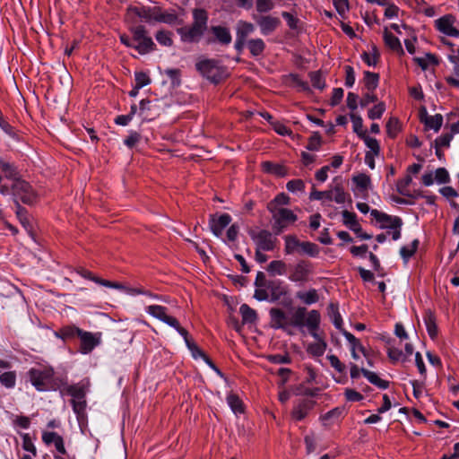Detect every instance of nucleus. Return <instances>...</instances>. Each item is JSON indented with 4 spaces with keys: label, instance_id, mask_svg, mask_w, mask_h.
<instances>
[{
    "label": "nucleus",
    "instance_id": "f257e3e1",
    "mask_svg": "<svg viewBox=\"0 0 459 459\" xmlns=\"http://www.w3.org/2000/svg\"><path fill=\"white\" fill-rule=\"evenodd\" d=\"M194 22L190 26L178 28L177 32L183 42H198L207 29L208 15L204 9H195Z\"/></svg>",
    "mask_w": 459,
    "mask_h": 459
},
{
    "label": "nucleus",
    "instance_id": "f03ea898",
    "mask_svg": "<svg viewBox=\"0 0 459 459\" xmlns=\"http://www.w3.org/2000/svg\"><path fill=\"white\" fill-rule=\"evenodd\" d=\"M195 68L204 78L213 83H219L228 76L225 67L213 59H200L196 62Z\"/></svg>",
    "mask_w": 459,
    "mask_h": 459
},
{
    "label": "nucleus",
    "instance_id": "7ed1b4c3",
    "mask_svg": "<svg viewBox=\"0 0 459 459\" xmlns=\"http://www.w3.org/2000/svg\"><path fill=\"white\" fill-rule=\"evenodd\" d=\"M274 204H267L268 211L272 213L273 229L276 235L281 233L289 225L297 221V215L287 208H274Z\"/></svg>",
    "mask_w": 459,
    "mask_h": 459
},
{
    "label": "nucleus",
    "instance_id": "20e7f679",
    "mask_svg": "<svg viewBox=\"0 0 459 459\" xmlns=\"http://www.w3.org/2000/svg\"><path fill=\"white\" fill-rule=\"evenodd\" d=\"M130 32L133 36L134 49L140 55L148 54L155 49L156 45L152 39L148 35L147 30L143 25H137L130 28Z\"/></svg>",
    "mask_w": 459,
    "mask_h": 459
},
{
    "label": "nucleus",
    "instance_id": "39448f33",
    "mask_svg": "<svg viewBox=\"0 0 459 459\" xmlns=\"http://www.w3.org/2000/svg\"><path fill=\"white\" fill-rule=\"evenodd\" d=\"M145 311L152 317L173 327L181 336L186 335V330L181 327L177 318L169 315L168 308L166 307L160 305H151L145 307Z\"/></svg>",
    "mask_w": 459,
    "mask_h": 459
},
{
    "label": "nucleus",
    "instance_id": "423d86ee",
    "mask_svg": "<svg viewBox=\"0 0 459 459\" xmlns=\"http://www.w3.org/2000/svg\"><path fill=\"white\" fill-rule=\"evenodd\" d=\"M28 375L32 385L42 392L46 390L47 383L53 377L54 371L50 368L39 367L30 368Z\"/></svg>",
    "mask_w": 459,
    "mask_h": 459
},
{
    "label": "nucleus",
    "instance_id": "0eeeda50",
    "mask_svg": "<svg viewBox=\"0 0 459 459\" xmlns=\"http://www.w3.org/2000/svg\"><path fill=\"white\" fill-rule=\"evenodd\" d=\"M249 235L257 249L272 251L275 247L277 238L266 230H261L259 231L251 230Z\"/></svg>",
    "mask_w": 459,
    "mask_h": 459
},
{
    "label": "nucleus",
    "instance_id": "6e6552de",
    "mask_svg": "<svg viewBox=\"0 0 459 459\" xmlns=\"http://www.w3.org/2000/svg\"><path fill=\"white\" fill-rule=\"evenodd\" d=\"M456 18L453 14H446L434 22L435 28L442 34L459 38V30L455 27Z\"/></svg>",
    "mask_w": 459,
    "mask_h": 459
},
{
    "label": "nucleus",
    "instance_id": "1a4fd4ad",
    "mask_svg": "<svg viewBox=\"0 0 459 459\" xmlns=\"http://www.w3.org/2000/svg\"><path fill=\"white\" fill-rule=\"evenodd\" d=\"M270 325L274 329H281L290 333V316L282 309L273 307L270 309Z\"/></svg>",
    "mask_w": 459,
    "mask_h": 459
},
{
    "label": "nucleus",
    "instance_id": "9d476101",
    "mask_svg": "<svg viewBox=\"0 0 459 459\" xmlns=\"http://www.w3.org/2000/svg\"><path fill=\"white\" fill-rule=\"evenodd\" d=\"M13 192L15 197L27 204H32L36 199L31 186L23 180H18L13 184Z\"/></svg>",
    "mask_w": 459,
    "mask_h": 459
},
{
    "label": "nucleus",
    "instance_id": "9b49d317",
    "mask_svg": "<svg viewBox=\"0 0 459 459\" xmlns=\"http://www.w3.org/2000/svg\"><path fill=\"white\" fill-rule=\"evenodd\" d=\"M159 6H129L127 8V14H134L143 21L152 23L157 22Z\"/></svg>",
    "mask_w": 459,
    "mask_h": 459
},
{
    "label": "nucleus",
    "instance_id": "f8f14e48",
    "mask_svg": "<svg viewBox=\"0 0 459 459\" xmlns=\"http://www.w3.org/2000/svg\"><path fill=\"white\" fill-rule=\"evenodd\" d=\"M80 351L82 354H89L91 353L95 347L100 345L101 342V333H91L82 331V334L80 335Z\"/></svg>",
    "mask_w": 459,
    "mask_h": 459
},
{
    "label": "nucleus",
    "instance_id": "ddd939ff",
    "mask_svg": "<svg viewBox=\"0 0 459 459\" xmlns=\"http://www.w3.org/2000/svg\"><path fill=\"white\" fill-rule=\"evenodd\" d=\"M311 273V264L307 261H299L293 266L289 279L293 282H306L308 281Z\"/></svg>",
    "mask_w": 459,
    "mask_h": 459
},
{
    "label": "nucleus",
    "instance_id": "4468645a",
    "mask_svg": "<svg viewBox=\"0 0 459 459\" xmlns=\"http://www.w3.org/2000/svg\"><path fill=\"white\" fill-rule=\"evenodd\" d=\"M231 222V216L228 213L210 216L209 227L216 237H221L224 229Z\"/></svg>",
    "mask_w": 459,
    "mask_h": 459
},
{
    "label": "nucleus",
    "instance_id": "2eb2a0df",
    "mask_svg": "<svg viewBox=\"0 0 459 459\" xmlns=\"http://www.w3.org/2000/svg\"><path fill=\"white\" fill-rule=\"evenodd\" d=\"M370 214L378 222L382 223V228L394 230L401 228L403 225L402 219L397 216H391L376 209L371 210Z\"/></svg>",
    "mask_w": 459,
    "mask_h": 459
},
{
    "label": "nucleus",
    "instance_id": "dca6fc26",
    "mask_svg": "<svg viewBox=\"0 0 459 459\" xmlns=\"http://www.w3.org/2000/svg\"><path fill=\"white\" fill-rule=\"evenodd\" d=\"M314 405L315 402L310 399L303 398L299 400L293 407L291 417L298 421L304 420L314 408Z\"/></svg>",
    "mask_w": 459,
    "mask_h": 459
},
{
    "label": "nucleus",
    "instance_id": "f3484780",
    "mask_svg": "<svg viewBox=\"0 0 459 459\" xmlns=\"http://www.w3.org/2000/svg\"><path fill=\"white\" fill-rule=\"evenodd\" d=\"M266 288L270 292V300L272 302H275L288 294L287 286L280 280L268 281Z\"/></svg>",
    "mask_w": 459,
    "mask_h": 459
},
{
    "label": "nucleus",
    "instance_id": "a211bd4d",
    "mask_svg": "<svg viewBox=\"0 0 459 459\" xmlns=\"http://www.w3.org/2000/svg\"><path fill=\"white\" fill-rule=\"evenodd\" d=\"M321 322V316L320 313L317 310H310L307 313V320H306V326L307 327L309 333L313 338H315L317 341L322 340L317 333V330L319 329Z\"/></svg>",
    "mask_w": 459,
    "mask_h": 459
},
{
    "label": "nucleus",
    "instance_id": "6ab92c4d",
    "mask_svg": "<svg viewBox=\"0 0 459 459\" xmlns=\"http://www.w3.org/2000/svg\"><path fill=\"white\" fill-rule=\"evenodd\" d=\"M90 386V380L83 379L74 385H67L65 390L67 394L71 395L73 399L85 398L86 393Z\"/></svg>",
    "mask_w": 459,
    "mask_h": 459
},
{
    "label": "nucleus",
    "instance_id": "aec40b11",
    "mask_svg": "<svg viewBox=\"0 0 459 459\" xmlns=\"http://www.w3.org/2000/svg\"><path fill=\"white\" fill-rule=\"evenodd\" d=\"M342 333L351 345V353L353 359H359L357 351H360L365 357L368 356L364 346L361 344L359 339H357L352 333L346 330H342Z\"/></svg>",
    "mask_w": 459,
    "mask_h": 459
},
{
    "label": "nucleus",
    "instance_id": "412c9836",
    "mask_svg": "<svg viewBox=\"0 0 459 459\" xmlns=\"http://www.w3.org/2000/svg\"><path fill=\"white\" fill-rule=\"evenodd\" d=\"M139 114L143 119H152L159 115L157 104H153L149 100H142L139 107Z\"/></svg>",
    "mask_w": 459,
    "mask_h": 459
},
{
    "label": "nucleus",
    "instance_id": "4be33fe9",
    "mask_svg": "<svg viewBox=\"0 0 459 459\" xmlns=\"http://www.w3.org/2000/svg\"><path fill=\"white\" fill-rule=\"evenodd\" d=\"M280 20L272 16H262L257 20L261 32L264 35L272 33L279 25Z\"/></svg>",
    "mask_w": 459,
    "mask_h": 459
},
{
    "label": "nucleus",
    "instance_id": "5701e85b",
    "mask_svg": "<svg viewBox=\"0 0 459 459\" xmlns=\"http://www.w3.org/2000/svg\"><path fill=\"white\" fill-rule=\"evenodd\" d=\"M307 308L304 307H299L290 317V327L295 326L302 328L306 326V320L307 316Z\"/></svg>",
    "mask_w": 459,
    "mask_h": 459
},
{
    "label": "nucleus",
    "instance_id": "b1692460",
    "mask_svg": "<svg viewBox=\"0 0 459 459\" xmlns=\"http://www.w3.org/2000/svg\"><path fill=\"white\" fill-rule=\"evenodd\" d=\"M266 270L271 276H282L287 273L288 265L282 260H273L270 262Z\"/></svg>",
    "mask_w": 459,
    "mask_h": 459
},
{
    "label": "nucleus",
    "instance_id": "393cba45",
    "mask_svg": "<svg viewBox=\"0 0 459 459\" xmlns=\"http://www.w3.org/2000/svg\"><path fill=\"white\" fill-rule=\"evenodd\" d=\"M327 312L330 319L332 320L333 325L340 330L342 333V330H344L342 328V318L341 316V314L339 312V307L337 304L331 303L329 304L327 307Z\"/></svg>",
    "mask_w": 459,
    "mask_h": 459
},
{
    "label": "nucleus",
    "instance_id": "a878e982",
    "mask_svg": "<svg viewBox=\"0 0 459 459\" xmlns=\"http://www.w3.org/2000/svg\"><path fill=\"white\" fill-rule=\"evenodd\" d=\"M361 373L372 385L380 389H386L389 386V382L381 379L375 372L361 368Z\"/></svg>",
    "mask_w": 459,
    "mask_h": 459
},
{
    "label": "nucleus",
    "instance_id": "bb28decb",
    "mask_svg": "<svg viewBox=\"0 0 459 459\" xmlns=\"http://www.w3.org/2000/svg\"><path fill=\"white\" fill-rule=\"evenodd\" d=\"M211 30L220 43L229 45L231 42L232 38L227 28L222 26H212Z\"/></svg>",
    "mask_w": 459,
    "mask_h": 459
},
{
    "label": "nucleus",
    "instance_id": "cd10ccee",
    "mask_svg": "<svg viewBox=\"0 0 459 459\" xmlns=\"http://www.w3.org/2000/svg\"><path fill=\"white\" fill-rule=\"evenodd\" d=\"M421 121L427 128L438 132L443 124V117L440 114H436L434 116L425 115Z\"/></svg>",
    "mask_w": 459,
    "mask_h": 459
},
{
    "label": "nucleus",
    "instance_id": "c85d7f7f",
    "mask_svg": "<svg viewBox=\"0 0 459 459\" xmlns=\"http://www.w3.org/2000/svg\"><path fill=\"white\" fill-rule=\"evenodd\" d=\"M296 297L306 305H312L319 300V296L316 289H310L307 291H298Z\"/></svg>",
    "mask_w": 459,
    "mask_h": 459
},
{
    "label": "nucleus",
    "instance_id": "c756f323",
    "mask_svg": "<svg viewBox=\"0 0 459 459\" xmlns=\"http://www.w3.org/2000/svg\"><path fill=\"white\" fill-rule=\"evenodd\" d=\"M384 40L385 45L393 51L402 54L403 53V49L399 39L389 32L387 29H385L384 31Z\"/></svg>",
    "mask_w": 459,
    "mask_h": 459
},
{
    "label": "nucleus",
    "instance_id": "7c9ffc66",
    "mask_svg": "<svg viewBox=\"0 0 459 459\" xmlns=\"http://www.w3.org/2000/svg\"><path fill=\"white\" fill-rule=\"evenodd\" d=\"M424 323L426 325V328L429 337L431 339H435L437 336V326L436 324V318L430 311H428L425 314Z\"/></svg>",
    "mask_w": 459,
    "mask_h": 459
},
{
    "label": "nucleus",
    "instance_id": "2f4dec72",
    "mask_svg": "<svg viewBox=\"0 0 459 459\" xmlns=\"http://www.w3.org/2000/svg\"><path fill=\"white\" fill-rule=\"evenodd\" d=\"M83 330L74 326V325H67L63 327L59 332H56L55 334L56 337L61 338L63 340L73 338L74 336L80 337Z\"/></svg>",
    "mask_w": 459,
    "mask_h": 459
},
{
    "label": "nucleus",
    "instance_id": "473e14b6",
    "mask_svg": "<svg viewBox=\"0 0 459 459\" xmlns=\"http://www.w3.org/2000/svg\"><path fill=\"white\" fill-rule=\"evenodd\" d=\"M285 247L284 251L287 255H290L298 251L302 242H300L296 236L287 235L284 237Z\"/></svg>",
    "mask_w": 459,
    "mask_h": 459
},
{
    "label": "nucleus",
    "instance_id": "72a5a7b5",
    "mask_svg": "<svg viewBox=\"0 0 459 459\" xmlns=\"http://www.w3.org/2000/svg\"><path fill=\"white\" fill-rule=\"evenodd\" d=\"M379 75L378 74L369 71L364 72V83L368 91H374L378 86Z\"/></svg>",
    "mask_w": 459,
    "mask_h": 459
},
{
    "label": "nucleus",
    "instance_id": "f704fd0d",
    "mask_svg": "<svg viewBox=\"0 0 459 459\" xmlns=\"http://www.w3.org/2000/svg\"><path fill=\"white\" fill-rule=\"evenodd\" d=\"M227 403L235 414L242 413L244 411L242 401L238 395L230 394L227 396Z\"/></svg>",
    "mask_w": 459,
    "mask_h": 459
},
{
    "label": "nucleus",
    "instance_id": "c9c22d12",
    "mask_svg": "<svg viewBox=\"0 0 459 459\" xmlns=\"http://www.w3.org/2000/svg\"><path fill=\"white\" fill-rule=\"evenodd\" d=\"M155 39L162 46L171 47L173 45L172 32L169 30H158L155 34Z\"/></svg>",
    "mask_w": 459,
    "mask_h": 459
},
{
    "label": "nucleus",
    "instance_id": "e433bc0d",
    "mask_svg": "<svg viewBox=\"0 0 459 459\" xmlns=\"http://www.w3.org/2000/svg\"><path fill=\"white\" fill-rule=\"evenodd\" d=\"M239 312L242 316V320L244 323H253L256 320L255 311L247 304L240 306Z\"/></svg>",
    "mask_w": 459,
    "mask_h": 459
},
{
    "label": "nucleus",
    "instance_id": "4c0bfd02",
    "mask_svg": "<svg viewBox=\"0 0 459 459\" xmlns=\"http://www.w3.org/2000/svg\"><path fill=\"white\" fill-rule=\"evenodd\" d=\"M0 383L6 388H13L16 384V373L7 371L0 375Z\"/></svg>",
    "mask_w": 459,
    "mask_h": 459
},
{
    "label": "nucleus",
    "instance_id": "58836bf2",
    "mask_svg": "<svg viewBox=\"0 0 459 459\" xmlns=\"http://www.w3.org/2000/svg\"><path fill=\"white\" fill-rule=\"evenodd\" d=\"M247 46L253 56L261 55L265 48L264 42L261 39H250Z\"/></svg>",
    "mask_w": 459,
    "mask_h": 459
},
{
    "label": "nucleus",
    "instance_id": "ea45409f",
    "mask_svg": "<svg viewBox=\"0 0 459 459\" xmlns=\"http://www.w3.org/2000/svg\"><path fill=\"white\" fill-rule=\"evenodd\" d=\"M86 400L82 399H72V406L74 413L77 415L78 419L83 418L86 411Z\"/></svg>",
    "mask_w": 459,
    "mask_h": 459
},
{
    "label": "nucleus",
    "instance_id": "a19ab883",
    "mask_svg": "<svg viewBox=\"0 0 459 459\" xmlns=\"http://www.w3.org/2000/svg\"><path fill=\"white\" fill-rule=\"evenodd\" d=\"M351 120L353 126V131L360 137H364L366 135V131L363 130V121L359 115L351 114Z\"/></svg>",
    "mask_w": 459,
    "mask_h": 459
},
{
    "label": "nucleus",
    "instance_id": "79ce46f5",
    "mask_svg": "<svg viewBox=\"0 0 459 459\" xmlns=\"http://www.w3.org/2000/svg\"><path fill=\"white\" fill-rule=\"evenodd\" d=\"M184 338V341L187 346V348L189 349V351H191V354L192 356L195 358V359H198V358H202L204 359L206 355L203 352V351H201L198 346L194 342H192L189 337H188V332L186 331V336H182Z\"/></svg>",
    "mask_w": 459,
    "mask_h": 459
},
{
    "label": "nucleus",
    "instance_id": "37998d69",
    "mask_svg": "<svg viewBox=\"0 0 459 459\" xmlns=\"http://www.w3.org/2000/svg\"><path fill=\"white\" fill-rule=\"evenodd\" d=\"M448 61L453 65V73L456 77H459V47L452 48L447 55Z\"/></svg>",
    "mask_w": 459,
    "mask_h": 459
},
{
    "label": "nucleus",
    "instance_id": "c03bdc74",
    "mask_svg": "<svg viewBox=\"0 0 459 459\" xmlns=\"http://www.w3.org/2000/svg\"><path fill=\"white\" fill-rule=\"evenodd\" d=\"M254 30L255 27L252 23L239 22L237 28V36H238L241 39H246Z\"/></svg>",
    "mask_w": 459,
    "mask_h": 459
},
{
    "label": "nucleus",
    "instance_id": "a18cd8bd",
    "mask_svg": "<svg viewBox=\"0 0 459 459\" xmlns=\"http://www.w3.org/2000/svg\"><path fill=\"white\" fill-rule=\"evenodd\" d=\"M178 16L174 13L163 12L162 9L159 6V12L157 16L156 22H163L167 24H173L176 22Z\"/></svg>",
    "mask_w": 459,
    "mask_h": 459
},
{
    "label": "nucleus",
    "instance_id": "49530a36",
    "mask_svg": "<svg viewBox=\"0 0 459 459\" xmlns=\"http://www.w3.org/2000/svg\"><path fill=\"white\" fill-rule=\"evenodd\" d=\"M326 342L323 340H319L315 343L309 344L307 351L314 356H322L326 350Z\"/></svg>",
    "mask_w": 459,
    "mask_h": 459
},
{
    "label": "nucleus",
    "instance_id": "de8ad7c7",
    "mask_svg": "<svg viewBox=\"0 0 459 459\" xmlns=\"http://www.w3.org/2000/svg\"><path fill=\"white\" fill-rule=\"evenodd\" d=\"M299 250L303 254H306L312 257L316 256L319 254L318 246L312 242H308V241L302 242L300 245Z\"/></svg>",
    "mask_w": 459,
    "mask_h": 459
},
{
    "label": "nucleus",
    "instance_id": "09e8293b",
    "mask_svg": "<svg viewBox=\"0 0 459 459\" xmlns=\"http://www.w3.org/2000/svg\"><path fill=\"white\" fill-rule=\"evenodd\" d=\"M331 191H333V201L340 204L346 202L348 195L339 184L335 185Z\"/></svg>",
    "mask_w": 459,
    "mask_h": 459
},
{
    "label": "nucleus",
    "instance_id": "8fccbe9b",
    "mask_svg": "<svg viewBox=\"0 0 459 459\" xmlns=\"http://www.w3.org/2000/svg\"><path fill=\"white\" fill-rule=\"evenodd\" d=\"M309 199L333 201V191H331V189L326 191H317L313 188L309 195Z\"/></svg>",
    "mask_w": 459,
    "mask_h": 459
},
{
    "label": "nucleus",
    "instance_id": "3c124183",
    "mask_svg": "<svg viewBox=\"0 0 459 459\" xmlns=\"http://www.w3.org/2000/svg\"><path fill=\"white\" fill-rule=\"evenodd\" d=\"M413 60L422 68V70H426L428 68L429 62L437 65L436 56L429 53H427L425 57H414Z\"/></svg>",
    "mask_w": 459,
    "mask_h": 459
},
{
    "label": "nucleus",
    "instance_id": "603ef678",
    "mask_svg": "<svg viewBox=\"0 0 459 459\" xmlns=\"http://www.w3.org/2000/svg\"><path fill=\"white\" fill-rule=\"evenodd\" d=\"M411 181L412 179L410 175H407L403 179L399 180L396 186L397 191L404 196H410L411 195L409 193L408 186L411 183Z\"/></svg>",
    "mask_w": 459,
    "mask_h": 459
},
{
    "label": "nucleus",
    "instance_id": "864d4df0",
    "mask_svg": "<svg viewBox=\"0 0 459 459\" xmlns=\"http://www.w3.org/2000/svg\"><path fill=\"white\" fill-rule=\"evenodd\" d=\"M419 241L417 239L413 240L411 245L410 247L403 246L400 249V255L402 257L407 261L410 257L413 255L415 253L417 247H418Z\"/></svg>",
    "mask_w": 459,
    "mask_h": 459
},
{
    "label": "nucleus",
    "instance_id": "5fc2aeb1",
    "mask_svg": "<svg viewBox=\"0 0 459 459\" xmlns=\"http://www.w3.org/2000/svg\"><path fill=\"white\" fill-rule=\"evenodd\" d=\"M378 53L376 48V47L373 48V52H363L361 55L362 60L368 65V66H375L377 65V59H378Z\"/></svg>",
    "mask_w": 459,
    "mask_h": 459
},
{
    "label": "nucleus",
    "instance_id": "6e6d98bb",
    "mask_svg": "<svg viewBox=\"0 0 459 459\" xmlns=\"http://www.w3.org/2000/svg\"><path fill=\"white\" fill-rule=\"evenodd\" d=\"M385 110L384 102H379L368 110V117L372 120L379 119Z\"/></svg>",
    "mask_w": 459,
    "mask_h": 459
},
{
    "label": "nucleus",
    "instance_id": "4d7b16f0",
    "mask_svg": "<svg viewBox=\"0 0 459 459\" xmlns=\"http://www.w3.org/2000/svg\"><path fill=\"white\" fill-rule=\"evenodd\" d=\"M362 139L364 140L367 147L369 148L370 150L368 152H371L374 155L379 154L380 146L377 139L369 137L367 134L364 137H362Z\"/></svg>",
    "mask_w": 459,
    "mask_h": 459
},
{
    "label": "nucleus",
    "instance_id": "13d9d810",
    "mask_svg": "<svg viewBox=\"0 0 459 459\" xmlns=\"http://www.w3.org/2000/svg\"><path fill=\"white\" fill-rule=\"evenodd\" d=\"M313 87L323 90L325 86V80L319 72H312L309 74Z\"/></svg>",
    "mask_w": 459,
    "mask_h": 459
},
{
    "label": "nucleus",
    "instance_id": "bf43d9fd",
    "mask_svg": "<svg viewBox=\"0 0 459 459\" xmlns=\"http://www.w3.org/2000/svg\"><path fill=\"white\" fill-rule=\"evenodd\" d=\"M22 448L25 451H28L32 454L33 456H36L37 450L36 447L28 433H24L22 435Z\"/></svg>",
    "mask_w": 459,
    "mask_h": 459
},
{
    "label": "nucleus",
    "instance_id": "052dcab7",
    "mask_svg": "<svg viewBox=\"0 0 459 459\" xmlns=\"http://www.w3.org/2000/svg\"><path fill=\"white\" fill-rule=\"evenodd\" d=\"M353 181L358 187L366 190L370 186V178L366 174H359L353 177Z\"/></svg>",
    "mask_w": 459,
    "mask_h": 459
},
{
    "label": "nucleus",
    "instance_id": "680f3d73",
    "mask_svg": "<svg viewBox=\"0 0 459 459\" xmlns=\"http://www.w3.org/2000/svg\"><path fill=\"white\" fill-rule=\"evenodd\" d=\"M135 86L137 89H141L151 83V79L147 74L143 72H137L134 74Z\"/></svg>",
    "mask_w": 459,
    "mask_h": 459
},
{
    "label": "nucleus",
    "instance_id": "e2e57ef3",
    "mask_svg": "<svg viewBox=\"0 0 459 459\" xmlns=\"http://www.w3.org/2000/svg\"><path fill=\"white\" fill-rule=\"evenodd\" d=\"M435 181L438 184L447 183L450 180L449 173L445 168H438L434 173Z\"/></svg>",
    "mask_w": 459,
    "mask_h": 459
},
{
    "label": "nucleus",
    "instance_id": "0e129e2a",
    "mask_svg": "<svg viewBox=\"0 0 459 459\" xmlns=\"http://www.w3.org/2000/svg\"><path fill=\"white\" fill-rule=\"evenodd\" d=\"M0 169L8 178H14L17 174L15 167L5 160H0Z\"/></svg>",
    "mask_w": 459,
    "mask_h": 459
},
{
    "label": "nucleus",
    "instance_id": "69168bd1",
    "mask_svg": "<svg viewBox=\"0 0 459 459\" xmlns=\"http://www.w3.org/2000/svg\"><path fill=\"white\" fill-rule=\"evenodd\" d=\"M326 358L331 367H333L336 371H338L339 373H343L345 371V365L341 362L337 356L331 354L328 355Z\"/></svg>",
    "mask_w": 459,
    "mask_h": 459
},
{
    "label": "nucleus",
    "instance_id": "338daca9",
    "mask_svg": "<svg viewBox=\"0 0 459 459\" xmlns=\"http://www.w3.org/2000/svg\"><path fill=\"white\" fill-rule=\"evenodd\" d=\"M16 214H17V217H18L21 224L24 227V229L29 230L30 225L29 218L27 216L26 209L18 205Z\"/></svg>",
    "mask_w": 459,
    "mask_h": 459
},
{
    "label": "nucleus",
    "instance_id": "774afa93",
    "mask_svg": "<svg viewBox=\"0 0 459 459\" xmlns=\"http://www.w3.org/2000/svg\"><path fill=\"white\" fill-rule=\"evenodd\" d=\"M453 139V134H444L435 140L436 148L448 147Z\"/></svg>",
    "mask_w": 459,
    "mask_h": 459
}]
</instances>
